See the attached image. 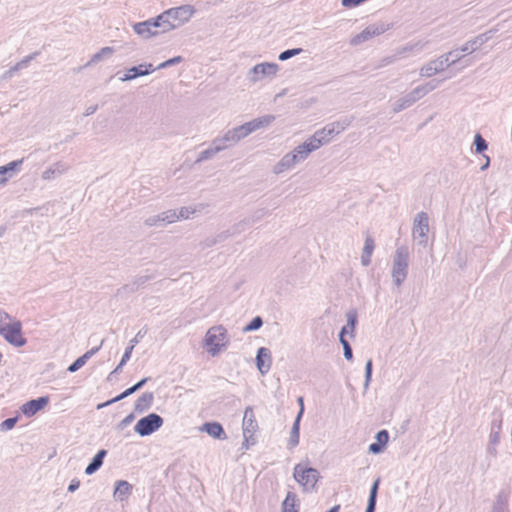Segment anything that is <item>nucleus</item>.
<instances>
[{"mask_svg":"<svg viewBox=\"0 0 512 512\" xmlns=\"http://www.w3.org/2000/svg\"><path fill=\"white\" fill-rule=\"evenodd\" d=\"M328 144L327 138L321 134L320 129L308 137L302 144L296 146L292 151L286 153L273 167V173L282 174L293 169L299 163L305 161L309 155L323 145Z\"/></svg>","mask_w":512,"mask_h":512,"instance_id":"1","label":"nucleus"},{"mask_svg":"<svg viewBox=\"0 0 512 512\" xmlns=\"http://www.w3.org/2000/svg\"><path fill=\"white\" fill-rule=\"evenodd\" d=\"M194 13L195 10L193 6L188 4L164 11L158 15V21H160L162 25V32H169L185 24Z\"/></svg>","mask_w":512,"mask_h":512,"instance_id":"2","label":"nucleus"},{"mask_svg":"<svg viewBox=\"0 0 512 512\" xmlns=\"http://www.w3.org/2000/svg\"><path fill=\"white\" fill-rule=\"evenodd\" d=\"M229 343L227 330L222 325L209 328L205 334L204 347L211 356L218 355Z\"/></svg>","mask_w":512,"mask_h":512,"instance_id":"3","label":"nucleus"},{"mask_svg":"<svg viewBox=\"0 0 512 512\" xmlns=\"http://www.w3.org/2000/svg\"><path fill=\"white\" fill-rule=\"evenodd\" d=\"M409 251L406 246L396 249L393 257L391 277L396 287H401L408 275Z\"/></svg>","mask_w":512,"mask_h":512,"instance_id":"4","label":"nucleus"},{"mask_svg":"<svg viewBox=\"0 0 512 512\" xmlns=\"http://www.w3.org/2000/svg\"><path fill=\"white\" fill-rule=\"evenodd\" d=\"M243 446L249 447L257 444L258 423L255 418L253 408L246 407L244 411L243 421Z\"/></svg>","mask_w":512,"mask_h":512,"instance_id":"5","label":"nucleus"},{"mask_svg":"<svg viewBox=\"0 0 512 512\" xmlns=\"http://www.w3.org/2000/svg\"><path fill=\"white\" fill-rule=\"evenodd\" d=\"M0 336L10 345L17 348L23 347L27 343L26 338L22 334V324L17 319L11 318V320L4 324L0 331Z\"/></svg>","mask_w":512,"mask_h":512,"instance_id":"6","label":"nucleus"},{"mask_svg":"<svg viewBox=\"0 0 512 512\" xmlns=\"http://www.w3.org/2000/svg\"><path fill=\"white\" fill-rule=\"evenodd\" d=\"M293 477L303 487L305 492H311L316 486L319 473L316 469L297 464L294 468Z\"/></svg>","mask_w":512,"mask_h":512,"instance_id":"7","label":"nucleus"},{"mask_svg":"<svg viewBox=\"0 0 512 512\" xmlns=\"http://www.w3.org/2000/svg\"><path fill=\"white\" fill-rule=\"evenodd\" d=\"M454 52H447L439 56L438 58L431 60L424 64L420 70L419 75L425 78H431L434 75L445 71L448 67L452 66L450 57Z\"/></svg>","mask_w":512,"mask_h":512,"instance_id":"8","label":"nucleus"},{"mask_svg":"<svg viewBox=\"0 0 512 512\" xmlns=\"http://www.w3.org/2000/svg\"><path fill=\"white\" fill-rule=\"evenodd\" d=\"M429 217L427 213L421 211L417 213L413 220L412 236L417 244L426 247L428 243Z\"/></svg>","mask_w":512,"mask_h":512,"instance_id":"9","label":"nucleus"},{"mask_svg":"<svg viewBox=\"0 0 512 512\" xmlns=\"http://www.w3.org/2000/svg\"><path fill=\"white\" fill-rule=\"evenodd\" d=\"M279 71V65L276 63L263 62L252 67L247 77L250 82L257 83L266 77H274Z\"/></svg>","mask_w":512,"mask_h":512,"instance_id":"10","label":"nucleus"},{"mask_svg":"<svg viewBox=\"0 0 512 512\" xmlns=\"http://www.w3.org/2000/svg\"><path fill=\"white\" fill-rule=\"evenodd\" d=\"M162 425L163 418L156 413H150L138 420L135 431L141 436H147L158 430Z\"/></svg>","mask_w":512,"mask_h":512,"instance_id":"11","label":"nucleus"},{"mask_svg":"<svg viewBox=\"0 0 512 512\" xmlns=\"http://www.w3.org/2000/svg\"><path fill=\"white\" fill-rule=\"evenodd\" d=\"M133 30L143 39H149L163 33L161 22L158 21V16L144 22L135 23L133 25Z\"/></svg>","mask_w":512,"mask_h":512,"instance_id":"12","label":"nucleus"},{"mask_svg":"<svg viewBox=\"0 0 512 512\" xmlns=\"http://www.w3.org/2000/svg\"><path fill=\"white\" fill-rule=\"evenodd\" d=\"M389 29V25L384 23L372 24L367 26L361 33L355 35L350 43L354 46L360 45L375 36H379Z\"/></svg>","mask_w":512,"mask_h":512,"instance_id":"13","label":"nucleus"},{"mask_svg":"<svg viewBox=\"0 0 512 512\" xmlns=\"http://www.w3.org/2000/svg\"><path fill=\"white\" fill-rule=\"evenodd\" d=\"M424 96L423 92L421 91L420 87L417 86L413 90H411L406 95L398 98L392 106V111L394 113H399L409 107H411L414 103H416L418 100L422 99Z\"/></svg>","mask_w":512,"mask_h":512,"instance_id":"14","label":"nucleus"},{"mask_svg":"<svg viewBox=\"0 0 512 512\" xmlns=\"http://www.w3.org/2000/svg\"><path fill=\"white\" fill-rule=\"evenodd\" d=\"M354 117L353 116H346L343 117L335 122L329 123L326 126H324L322 129H320L321 134L324 135L325 138H327L328 143L330 140L343 132L346 128H348L351 123L353 122Z\"/></svg>","mask_w":512,"mask_h":512,"instance_id":"15","label":"nucleus"},{"mask_svg":"<svg viewBox=\"0 0 512 512\" xmlns=\"http://www.w3.org/2000/svg\"><path fill=\"white\" fill-rule=\"evenodd\" d=\"M268 215V211L264 208L253 211L247 218L241 220L233 226L232 234H237L245 231L253 224L259 222Z\"/></svg>","mask_w":512,"mask_h":512,"instance_id":"16","label":"nucleus"},{"mask_svg":"<svg viewBox=\"0 0 512 512\" xmlns=\"http://www.w3.org/2000/svg\"><path fill=\"white\" fill-rule=\"evenodd\" d=\"M256 365L259 372L265 375L269 372L272 365L271 352L266 347H260L256 355Z\"/></svg>","mask_w":512,"mask_h":512,"instance_id":"17","label":"nucleus"},{"mask_svg":"<svg viewBox=\"0 0 512 512\" xmlns=\"http://www.w3.org/2000/svg\"><path fill=\"white\" fill-rule=\"evenodd\" d=\"M48 402L49 398L46 396L30 400L22 405L21 411L25 416L31 417L43 409L48 404Z\"/></svg>","mask_w":512,"mask_h":512,"instance_id":"18","label":"nucleus"},{"mask_svg":"<svg viewBox=\"0 0 512 512\" xmlns=\"http://www.w3.org/2000/svg\"><path fill=\"white\" fill-rule=\"evenodd\" d=\"M22 163L23 159H20L9 162L6 165L0 166V186L5 185L8 179L13 177V175L17 171H19Z\"/></svg>","mask_w":512,"mask_h":512,"instance_id":"19","label":"nucleus"},{"mask_svg":"<svg viewBox=\"0 0 512 512\" xmlns=\"http://www.w3.org/2000/svg\"><path fill=\"white\" fill-rule=\"evenodd\" d=\"M490 37L491 36L489 35V32L480 34L475 38L467 41L463 46H461L460 51L462 53L470 54L478 50L484 43H486L490 39Z\"/></svg>","mask_w":512,"mask_h":512,"instance_id":"20","label":"nucleus"},{"mask_svg":"<svg viewBox=\"0 0 512 512\" xmlns=\"http://www.w3.org/2000/svg\"><path fill=\"white\" fill-rule=\"evenodd\" d=\"M132 489L133 486L129 482L125 480L117 481L113 493L114 499L120 502L125 501L131 495Z\"/></svg>","mask_w":512,"mask_h":512,"instance_id":"21","label":"nucleus"},{"mask_svg":"<svg viewBox=\"0 0 512 512\" xmlns=\"http://www.w3.org/2000/svg\"><path fill=\"white\" fill-rule=\"evenodd\" d=\"M275 120V116L273 115H264L258 118H255L251 121L246 122V126L248 128L249 133H253L259 129L268 127Z\"/></svg>","mask_w":512,"mask_h":512,"instance_id":"22","label":"nucleus"},{"mask_svg":"<svg viewBox=\"0 0 512 512\" xmlns=\"http://www.w3.org/2000/svg\"><path fill=\"white\" fill-rule=\"evenodd\" d=\"M154 400V394L152 392H144L138 399L135 401L134 409L137 412H144L148 410Z\"/></svg>","mask_w":512,"mask_h":512,"instance_id":"23","label":"nucleus"},{"mask_svg":"<svg viewBox=\"0 0 512 512\" xmlns=\"http://www.w3.org/2000/svg\"><path fill=\"white\" fill-rule=\"evenodd\" d=\"M202 431H205L213 438L223 439L226 437L223 427L218 422L205 423L202 427Z\"/></svg>","mask_w":512,"mask_h":512,"instance_id":"24","label":"nucleus"},{"mask_svg":"<svg viewBox=\"0 0 512 512\" xmlns=\"http://www.w3.org/2000/svg\"><path fill=\"white\" fill-rule=\"evenodd\" d=\"M114 53L112 47H103L100 51L93 54L90 60L83 66V68L90 67L104 59L109 58Z\"/></svg>","mask_w":512,"mask_h":512,"instance_id":"25","label":"nucleus"},{"mask_svg":"<svg viewBox=\"0 0 512 512\" xmlns=\"http://www.w3.org/2000/svg\"><path fill=\"white\" fill-rule=\"evenodd\" d=\"M106 456V450H99V452L95 455L91 463L86 467L85 473L87 475H92L95 473L103 464V460Z\"/></svg>","mask_w":512,"mask_h":512,"instance_id":"26","label":"nucleus"},{"mask_svg":"<svg viewBox=\"0 0 512 512\" xmlns=\"http://www.w3.org/2000/svg\"><path fill=\"white\" fill-rule=\"evenodd\" d=\"M297 495L294 492H288L282 503V512H298Z\"/></svg>","mask_w":512,"mask_h":512,"instance_id":"27","label":"nucleus"},{"mask_svg":"<svg viewBox=\"0 0 512 512\" xmlns=\"http://www.w3.org/2000/svg\"><path fill=\"white\" fill-rule=\"evenodd\" d=\"M144 65L134 66L127 70V72L119 78L120 81H131L140 76H146L147 71H142Z\"/></svg>","mask_w":512,"mask_h":512,"instance_id":"28","label":"nucleus"},{"mask_svg":"<svg viewBox=\"0 0 512 512\" xmlns=\"http://www.w3.org/2000/svg\"><path fill=\"white\" fill-rule=\"evenodd\" d=\"M65 171H66V168L62 164L56 163L53 166L46 169L45 171H43L42 178L44 180H51V179L55 178L56 176L63 174Z\"/></svg>","mask_w":512,"mask_h":512,"instance_id":"29","label":"nucleus"},{"mask_svg":"<svg viewBox=\"0 0 512 512\" xmlns=\"http://www.w3.org/2000/svg\"><path fill=\"white\" fill-rule=\"evenodd\" d=\"M508 505V495L505 493H499L496 497L491 512H504Z\"/></svg>","mask_w":512,"mask_h":512,"instance_id":"30","label":"nucleus"},{"mask_svg":"<svg viewBox=\"0 0 512 512\" xmlns=\"http://www.w3.org/2000/svg\"><path fill=\"white\" fill-rule=\"evenodd\" d=\"M379 483H380V480L377 479L371 487L366 512H375L377 491H378Z\"/></svg>","mask_w":512,"mask_h":512,"instance_id":"31","label":"nucleus"},{"mask_svg":"<svg viewBox=\"0 0 512 512\" xmlns=\"http://www.w3.org/2000/svg\"><path fill=\"white\" fill-rule=\"evenodd\" d=\"M303 410H304V408L300 409V411L294 421L292 430H291L290 444L293 446L297 445L299 442V422H300L301 416L303 414Z\"/></svg>","mask_w":512,"mask_h":512,"instance_id":"32","label":"nucleus"},{"mask_svg":"<svg viewBox=\"0 0 512 512\" xmlns=\"http://www.w3.org/2000/svg\"><path fill=\"white\" fill-rule=\"evenodd\" d=\"M375 438L376 442L371 443L368 448H383L389 440V433L387 430H381L376 434Z\"/></svg>","mask_w":512,"mask_h":512,"instance_id":"33","label":"nucleus"},{"mask_svg":"<svg viewBox=\"0 0 512 512\" xmlns=\"http://www.w3.org/2000/svg\"><path fill=\"white\" fill-rule=\"evenodd\" d=\"M136 392V389L134 388V386H131L130 388L126 389L124 392H122L121 394H119L118 396H116L115 398L105 402V403H102V404H99L98 405V409L102 408V407H106V406H109L113 403H116L132 394H134Z\"/></svg>","mask_w":512,"mask_h":512,"instance_id":"34","label":"nucleus"},{"mask_svg":"<svg viewBox=\"0 0 512 512\" xmlns=\"http://www.w3.org/2000/svg\"><path fill=\"white\" fill-rule=\"evenodd\" d=\"M36 53L35 54H32V55H29V56H26L25 58H23L21 61H19L18 63H16L14 66H12L7 74L9 76H11L13 73H15L16 71H19L21 69H24L26 68L30 61L35 57Z\"/></svg>","mask_w":512,"mask_h":512,"instance_id":"35","label":"nucleus"},{"mask_svg":"<svg viewBox=\"0 0 512 512\" xmlns=\"http://www.w3.org/2000/svg\"><path fill=\"white\" fill-rule=\"evenodd\" d=\"M423 47H424V43H422V42L406 44L405 46H403L402 48H400L397 51V56L401 57L402 55H404L408 52H412L414 50L421 51L423 49Z\"/></svg>","mask_w":512,"mask_h":512,"instance_id":"36","label":"nucleus"},{"mask_svg":"<svg viewBox=\"0 0 512 512\" xmlns=\"http://www.w3.org/2000/svg\"><path fill=\"white\" fill-rule=\"evenodd\" d=\"M217 154V149L214 148L211 144L210 146L200 152L198 158L196 159L195 163H201L206 160L212 159Z\"/></svg>","mask_w":512,"mask_h":512,"instance_id":"37","label":"nucleus"},{"mask_svg":"<svg viewBox=\"0 0 512 512\" xmlns=\"http://www.w3.org/2000/svg\"><path fill=\"white\" fill-rule=\"evenodd\" d=\"M144 224L147 227H163V226H165L160 213L157 215H152V216L147 217L144 220Z\"/></svg>","mask_w":512,"mask_h":512,"instance_id":"38","label":"nucleus"},{"mask_svg":"<svg viewBox=\"0 0 512 512\" xmlns=\"http://www.w3.org/2000/svg\"><path fill=\"white\" fill-rule=\"evenodd\" d=\"M231 130L234 133L238 142L250 135L245 123L242 125L233 127V128H231Z\"/></svg>","mask_w":512,"mask_h":512,"instance_id":"39","label":"nucleus"},{"mask_svg":"<svg viewBox=\"0 0 512 512\" xmlns=\"http://www.w3.org/2000/svg\"><path fill=\"white\" fill-rule=\"evenodd\" d=\"M161 214L164 225H168L177 221L176 209H169Z\"/></svg>","mask_w":512,"mask_h":512,"instance_id":"40","label":"nucleus"},{"mask_svg":"<svg viewBox=\"0 0 512 512\" xmlns=\"http://www.w3.org/2000/svg\"><path fill=\"white\" fill-rule=\"evenodd\" d=\"M231 235H233V234L231 233ZM229 236H230V234H228V232H224V233L218 235L217 237L206 239L205 241H203L201 243V245L203 246V248L211 247V246L217 244L218 242L228 238Z\"/></svg>","mask_w":512,"mask_h":512,"instance_id":"41","label":"nucleus"},{"mask_svg":"<svg viewBox=\"0 0 512 512\" xmlns=\"http://www.w3.org/2000/svg\"><path fill=\"white\" fill-rule=\"evenodd\" d=\"M474 146L477 153H482L488 148L486 140L480 134L475 135Z\"/></svg>","mask_w":512,"mask_h":512,"instance_id":"42","label":"nucleus"},{"mask_svg":"<svg viewBox=\"0 0 512 512\" xmlns=\"http://www.w3.org/2000/svg\"><path fill=\"white\" fill-rule=\"evenodd\" d=\"M263 325V320L260 316H256L254 317L251 322L246 325L244 328H243V332H250V331H255V330H258L259 328H261Z\"/></svg>","mask_w":512,"mask_h":512,"instance_id":"43","label":"nucleus"},{"mask_svg":"<svg viewBox=\"0 0 512 512\" xmlns=\"http://www.w3.org/2000/svg\"><path fill=\"white\" fill-rule=\"evenodd\" d=\"M302 48H293L281 52L278 56L280 61H286L294 56L299 55L302 52Z\"/></svg>","mask_w":512,"mask_h":512,"instance_id":"44","label":"nucleus"},{"mask_svg":"<svg viewBox=\"0 0 512 512\" xmlns=\"http://www.w3.org/2000/svg\"><path fill=\"white\" fill-rule=\"evenodd\" d=\"M371 378H372V360L369 359L365 365V380H364V384H363L364 391H366L369 388Z\"/></svg>","mask_w":512,"mask_h":512,"instance_id":"45","label":"nucleus"},{"mask_svg":"<svg viewBox=\"0 0 512 512\" xmlns=\"http://www.w3.org/2000/svg\"><path fill=\"white\" fill-rule=\"evenodd\" d=\"M440 82V80H431L425 84L419 85V87L423 92L424 96H426L428 93L435 90L439 86Z\"/></svg>","mask_w":512,"mask_h":512,"instance_id":"46","label":"nucleus"},{"mask_svg":"<svg viewBox=\"0 0 512 512\" xmlns=\"http://www.w3.org/2000/svg\"><path fill=\"white\" fill-rule=\"evenodd\" d=\"M196 212L195 209H191L189 207H181L180 209H176L177 220L180 219H189L191 215Z\"/></svg>","mask_w":512,"mask_h":512,"instance_id":"47","label":"nucleus"},{"mask_svg":"<svg viewBox=\"0 0 512 512\" xmlns=\"http://www.w3.org/2000/svg\"><path fill=\"white\" fill-rule=\"evenodd\" d=\"M86 363L87 362L84 360V358L80 356L68 367L67 370L71 373H74L78 371L80 368H82Z\"/></svg>","mask_w":512,"mask_h":512,"instance_id":"48","label":"nucleus"},{"mask_svg":"<svg viewBox=\"0 0 512 512\" xmlns=\"http://www.w3.org/2000/svg\"><path fill=\"white\" fill-rule=\"evenodd\" d=\"M357 323V317L354 312L347 313V326L350 329V333L353 334L355 326Z\"/></svg>","mask_w":512,"mask_h":512,"instance_id":"49","label":"nucleus"},{"mask_svg":"<svg viewBox=\"0 0 512 512\" xmlns=\"http://www.w3.org/2000/svg\"><path fill=\"white\" fill-rule=\"evenodd\" d=\"M211 145L217 149V154L228 149L227 145L221 140L220 136L212 140Z\"/></svg>","mask_w":512,"mask_h":512,"instance_id":"50","label":"nucleus"},{"mask_svg":"<svg viewBox=\"0 0 512 512\" xmlns=\"http://www.w3.org/2000/svg\"><path fill=\"white\" fill-rule=\"evenodd\" d=\"M342 346L344 351V357L351 361L353 359V351L352 348L347 340H342Z\"/></svg>","mask_w":512,"mask_h":512,"instance_id":"51","label":"nucleus"},{"mask_svg":"<svg viewBox=\"0 0 512 512\" xmlns=\"http://www.w3.org/2000/svg\"><path fill=\"white\" fill-rule=\"evenodd\" d=\"M374 247H375L374 240L371 237H367L365 239L363 253L372 255Z\"/></svg>","mask_w":512,"mask_h":512,"instance_id":"52","label":"nucleus"},{"mask_svg":"<svg viewBox=\"0 0 512 512\" xmlns=\"http://www.w3.org/2000/svg\"><path fill=\"white\" fill-rule=\"evenodd\" d=\"M18 421V418L17 417H12V418H8L6 420H4L2 423H1V428L2 430H10L12 429L15 424L17 423Z\"/></svg>","mask_w":512,"mask_h":512,"instance_id":"53","label":"nucleus"},{"mask_svg":"<svg viewBox=\"0 0 512 512\" xmlns=\"http://www.w3.org/2000/svg\"><path fill=\"white\" fill-rule=\"evenodd\" d=\"M490 442L493 445L500 444V425L497 426V430H494V426L492 427V432L490 435Z\"/></svg>","mask_w":512,"mask_h":512,"instance_id":"54","label":"nucleus"},{"mask_svg":"<svg viewBox=\"0 0 512 512\" xmlns=\"http://www.w3.org/2000/svg\"><path fill=\"white\" fill-rule=\"evenodd\" d=\"M104 343V340L101 341V344L97 347H93L91 348L90 350H88L87 352H85L82 357L84 358V360L87 362L92 356H94L101 348L102 344Z\"/></svg>","mask_w":512,"mask_h":512,"instance_id":"55","label":"nucleus"},{"mask_svg":"<svg viewBox=\"0 0 512 512\" xmlns=\"http://www.w3.org/2000/svg\"><path fill=\"white\" fill-rule=\"evenodd\" d=\"M150 279L149 276H139L136 281L133 283V287H131V291L137 289L140 285L145 284Z\"/></svg>","mask_w":512,"mask_h":512,"instance_id":"56","label":"nucleus"},{"mask_svg":"<svg viewBox=\"0 0 512 512\" xmlns=\"http://www.w3.org/2000/svg\"><path fill=\"white\" fill-rule=\"evenodd\" d=\"M150 279L149 276H139L136 281L133 283V287H131V291L137 289L140 285L145 284Z\"/></svg>","mask_w":512,"mask_h":512,"instance_id":"57","label":"nucleus"},{"mask_svg":"<svg viewBox=\"0 0 512 512\" xmlns=\"http://www.w3.org/2000/svg\"><path fill=\"white\" fill-rule=\"evenodd\" d=\"M146 331H142L140 330L134 338H132L130 341H129V345L132 346V347H135L139 342L140 340L144 337Z\"/></svg>","mask_w":512,"mask_h":512,"instance_id":"58","label":"nucleus"},{"mask_svg":"<svg viewBox=\"0 0 512 512\" xmlns=\"http://www.w3.org/2000/svg\"><path fill=\"white\" fill-rule=\"evenodd\" d=\"M365 0H341V4L344 7H355L364 2Z\"/></svg>","mask_w":512,"mask_h":512,"instance_id":"59","label":"nucleus"},{"mask_svg":"<svg viewBox=\"0 0 512 512\" xmlns=\"http://www.w3.org/2000/svg\"><path fill=\"white\" fill-rule=\"evenodd\" d=\"M451 52H454V54L450 57V62H452V65H454L463 58V55L460 54V48L452 50Z\"/></svg>","mask_w":512,"mask_h":512,"instance_id":"60","label":"nucleus"},{"mask_svg":"<svg viewBox=\"0 0 512 512\" xmlns=\"http://www.w3.org/2000/svg\"><path fill=\"white\" fill-rule=\"evenodd\" d=\"M134 347L128 345L125 349V352L121 359H123V363H127L130 360L131 354L133 352Z\"/></svg>","mask_w":512,"mask_h":512,"instance_id":"61","label":"nucleus"},{"mask_svg":"<svg viewBox=\"0 0 512 512\" xmlns=\"http://www.w3.org/2000/svg\"><path fill=\"white\" fill-rule=\"evenodd\" d=\"M224 135L226 136V138L229 140V142L234 146L238 143L234 133L232 132L231 129L227 130Z\"/></svg>","mask_w":512,"mask_h":512,"instance_id":"62","label":"nucleus"},{"mask_svg":"<svg viewBox=\"0 0 512 512\" xmlns=\"http://www.w3.org/2000/svg\"><path fill=\"white\" fill-rule=\"evenodd\" d=\"M80 486V481L78 479H73L69 486H68V491L69 492H75Z\"/></svg>","mask_w":512,"mask_h":512,"instance_id":"63","label":"nucleus"},{"mask_svg":"<svg viewBox=\"0 0 512 512\" xmlns=\"http://www.w3.org/2000/svg\"><path fill=\"white\" fill-rule=\"evenodd\" d=\"M361 263L363 266H368L371 263V255L362 253Z\"/></svg>","mask_w":512,"mask_h":512,"instance_id":"64","label":"nucleus"}]
</instances>
